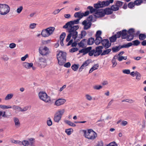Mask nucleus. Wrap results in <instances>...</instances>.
Returning a JSON list of instances; mask_svg holds the SVG:
<instances>
[{
    "label": "nucleus",
    "mask_w": 146,
    "mask_h": 146,
    "mask_svg": "<svg viewBox=\"0 0 146 146\" xmlns=\"http://www.w3.org/2000/svg\"><path fill=\"white\" fill-rule=\"evenodd\" d=\"M63 28L64 29H67L68 32L69 33L66 40V42H68L70 39L71 36L75 40H76L78 34L76 30L79 28L78 25H76L72 26L71 25L70 22L69 21L67 23L63 26Z\"/></svg>",
    "instance_id": "1"
},
{
    "label": "nucleus",
    "mask_w": 146,
    "mask_h": 146,
    "mask_svg": "<svg viewBox=\"0 0 146 146\" xmlns=\"http://www.w3.org/2000/svg\"><path fill=\"white\" fill-rule=\"evenodd\" d=\"M66 52L60 51L57 54V58L58 63L60 65H62L66 61Z\"/></svg>",
    "instance_id": "2"
},
{
    "label": "nucleus",
    "mask_w": 146,
    "mask_h": 146,
    "mask_svg": "<svg viewBox=\"0 0 146 146\" xmlns=\"http://www.w3.org/2000/svg\"><path fill=\"white\" fill-rule=\"evenodd\" d=\"M54 30L55 28L53 27L47 28L42 30L41 35L44 37H48L53 34Z\"/></svg>",
    "instance_id": "3"
},
{
    "label": "nucleus",
    "mask_w": 146,
    "mask_h": 146,
    "mask_svg": "<svg viewBox=\"0 0 146 146\" xmlns=\"http://www.w3.org/2000/svg\"><path fill=\"white\" fill-rule=\"evenodd\" d=\"M84 133V136L89 139H94L97 136L96 133L91 129L88 130L87 132L85 131Z\"/></svg>",
    "instance_id": "4"
},
{
    "label": "nucleus",
    "mask_w": 146,
    "mask_h": 146,
    "mask_svg": "<svg viewBox=\"0 0 146 146\" xmlns=\"http://www.w3.org/2000/svg\"><path fill=\"white\" fill-rule=\"evenodd\" d=\"M10 10V7L7 5L0 4V14L5 15L8 13Z\"/></svg>",
    "instance_id": "5"
},
{
    "label": "nucleus",
    "mask_w": 146,
    "mask_h": 146,
    "mask_svg": "<svg viewBox=\"0 0 146 146\" xmlns=\"http://www.w3.org/2000/svg\"><path fill=\"white\" fill-rule=\"evenodd\" d=\"M39 98L46 103L49 102L50 101V98L46 93L44 92H40L38 94Z\"/></svg>",
    "instance_id": "6"
},
{
    "label": "nucleus",
    "mask_w": 146,
    "mask_h": 146,
    "mask_svg": "<svg viewBox=\"0 0 146 146\" xmlns=\"http://www.w3.org/2000/svg\"><path fill=\"white\" fill-rule=\"evenodd\" d=\"M39 53L42 55L45 56L48 54L49 53V49L46 46L44 47H40L39 48Z\"/></svg>",
    "instance_id": "7"
},
{
    "label": "nucleus",
    "mask_w": 146,
    "mask_h": 146,
    "mask_svg": "<svg viewBox=\"0 0 146 146\" xmlns=\"http://www.w3.org/2000/svg\"><path fill=\"white\" fill-rule=\"evenodd\" d=\"M103 48V46H99L96 47L95 49L94 56H98L100 55H101L102 52V49Z\"/></svg>",
    "instance_id": "8"
},
{
    "label": "nucleus",
    "mask_w": 146,
    "mask_h": 146,
    "mask_svg": "<svg viewBox=\"0 0 146 146\" xmlns=\"http://www.w3.org/2000/svg\"><path fill=\"white\" fill-rule=\"evenodd\" d=\"M102 44L103 47L107 49L110 47L111 45V43L110 42L108 39H104L102 40Z\"/></svg>",
    "instance_id": "9"
},
{
    "label": "nucleus",
    "mask_w": 146,
    "mask_h": 146,
    "mask_svg": "<svg viewBox=\"0 0 146 146\" xmlns=\"http://www.w3.org/2000/svg\"><path fill=\"white\" fill-rule=\"evenodd\" d=\"M82 25L84 26V30H87L90 28L92 25L91 21L84 20L82 23Z\"/></svg>",
    "instance_id": "10"
},
{
    "label": "nucleus",
    "mask_w": 146,
    "mask_h": 146,
    "mask_svg": "<svg viewBox=\"0 0 146 146\" xmlns=\"http://www.w3.org/2000/svg\"><path fill=\"white\" fill-rule=\"evenodd\" d=\"M96 17H100L104 16L105 15L103 9H101L96 10L95 13Z\"/></svg>",
    "instance_id": "11"
},
{
    "label": "nucleus",
    "mask_w": 146,
    "mask_h": 146,
    "mask_svg": "<svg viewBox=\"0 0 146 146\" xmlns=\"http://www.w3.org/2000/svg\"><path fill=\"white\" fill-rule=\"evenodd\" d=\"M38 64L44 67L46 64V59L43 57H40L38 58Z\"/></svg>",
    "instance_id": "12"
},
{
    "label": "nucleus",
    "mask_w": 146,
    "mask_h": 146,
    "mask_svg": "<svg viewBox=\"0 0 146 146\" xmlns=\"http://www.w3.org/2000/svg\"><path fill=\"white\" fill-rule=\"evenodd\" d=\"M92 47L89 46L86 48H83L79 51L80 53H83V55H84L87 53H89L90 50L92 49Z\"/></svg>",
    "instance_id": "13"
},
{
    "label": "nucleus",
    "mask_w": 146,
    "mask_h": 146,
    "mask_svg": "<svg viewBox=\"0 0 146 146\" xmlns=\"http://www.w3.org/2000/svg\"><path fill=\"white\" fill-rule=\"evenodd\" d=\"M66 102L64 99H59L56 100L55 103V105L56 106H59L64 104Z\"/></svg>",
    "instance_id": "14"
},
{
    "label": "nucleus",
    "mask_w": 146,
    "mask_h": 146,
    "mask_svg": "<svg viewBox=\"0 0 146 146\" xmlns=\"http://www.w3.org/2000/svg\"><path fill=\"white\" fill-rule=\"evenodd\" d=\"M33 64L32 63H29L27 62H24L23 64V66L24 68L29 69H30L31 67H32Z\"/></svg>",
    "instance_id": "15"
},
{
    "label": "nucleus",
    "mask_w": 146,
    "mask_h": 146,
    "mask_svg": "<svg viewBox=\"0 0 146 146\" xmlns=\"http://www.w3.org/2000/svg\"><path fill=\"white\" fill-rule=\"evenodd\" d=\"M113 2V0H107L106 1L102 2V4L103 5V7L108 6L110 3H112Z\"/></svg>",
    "instance_id": "16"
},
{
    "label": "nucleus",
    "mask_w": 146,
    "mask_h": 146,
    "mask_svg": "<svg viewBox=\"0 0 146 146\" xmlns=\"http://www.w3.org/2000/svg\"><path fill=\"white\" fill-rule=\"evenodd\" d=\"M13 120L15 124V127H19L20 125V123L19 119L17 117H14Z\"/></svg>",
    "instance_id": "17"
},
{
    "label": "nucleus",
    "mask_w": 146,
    "mask_h": 146,
    "mask_svg": "<svg viewBox=\"0 0 146 146\" xmlns=\"http://www.w3.org/2000/svg\"><path fill=\"white\" fill-rule=\"evenodd\" d=\"M87 42V40L84 39L82 40L80 43H78V44L80 47L83 48L86 45V43Z\"/></svg>",
    "instance_id": "18"
},
{
    "label": "nucleus",
    "mask_w": 146,
    "mask_h": 146,
    "mask_svg": "<svg viewBox=\"0 0 146 146\" xmlns=\"http://www.w3.org/2000/svg\"><path fill=\"white\" fill-rule=\"evenodd\" d=\"M94 7L95 9H96L100 8L103 7V5L102 2L99 1L97 3L94 4Z\"/></svg>",
    "instance_id": "19"
},
{
    "label": "nucleus",
    "mask_w": 146,
    "mask_h": 146,
    "mask_svg": "<svg viewBox=\"0 0 146 146\" xmlns=\"http://www.w3.org/2000/svg\"><path fill=\"white\" fill-rule=\"evenodd\" d=\"M96 38L94 42L96 45H98L101 43H102L103 40L101 37H96Z\"/></svg>",
    "instance_id": "20"
},
{
    "label": "nucleus",
    "mask_w": 146,
    "mask_h": 146,
    "mask_svg": "<svg viewBox=\"0 0 146 146\" xmlns=\"http://www.w3.org/2000/svg\"><path fill=\"white\" fill-rule=\"evenodd\" d=\"M128 35L127 32L126 30H123L121 31V37L122 39H125L127 38Z\"/></svg>",
    "instance_id": "21"
},
{
    "label": "nucleus",
    "mask_w": 146,
    "mask_h": 146,
    "mask_svg": "<svg viewBox=\"0 0 146 146\" xmlns=\"http://www.w3.org/2000/svg\"><path fill=\"white\" fill-rule=\"evenodd\" d=\"M61 117L56 113L54 117V121L55 122L58 123L60 120Z\"/></svg>",
    "instance_id": "22"
},
{
    "label": "nucleus",
    "mask_w": 146,
    "mask_h": 146,
    "mask_svg": "<svg viewBox=\"0 0 146 146\" xmlns=\"http://www.w3.org/2000/svg\"><path fill=\"white\" fill-rule=\"evenodd\" d=\"M96 17V15H92L90 16L87 18L88 21L93 22L95 21V18Z\"/></svg>",
    "instance_id": "23"
},
{
    "label": "nucleus",
    "mask_w": 146,
    "mask_h": 146,
    "mask_svg": "<svg viewBox=\"0 0 146 146\" xmlns=\"http://www.w3.org/2000/svg\"><path fill=\"white\" fill-rule=\"evenodd\" d=\"M104 10V11L105 15L106 14L110 15L113 13L112 10L111 9V8H106Z\"/></svg>",
    "instance_id": "24"
},
{
    "label": "nucleus",
    "mask_w": 146,
    "mask_h": 146,
    "mask_svg": "<svg viewBox=\"0 0 146 146\" xmlns=\"http://www.w3.org/2000/svg\"><path fill=\"white\" fill-rule=\"evenodd\" d=\"M118 56L115 55L112 60V62L113 64L112 66L113 67H115L117 64L115 59L118 57Z\"/></svg>",
    "instance_id": "25"
},
{
    "label": "nucleus",
    "mask_w": 146,
    "mask_h": 146,
    "mask_svg": "<svg viewBox=\"0 0 146 146\" xmlns=\"http://www.w3.org/2000/svg\"><path fill=\"white\" fill-rule=\"evenodd\" d=\"M65 111L64 109H60L58 110L56 113L62 117Z\"/></svg>",
    "instance_id": "26"
},
{
    "label": "nucleus",
    "mask_w": 146,
    "mask_h": 146,
    "mask_svg": "<svg viewBox=\"0 0 146 146\" xmlns=\"http://www.w3.org/2000/svg\"><path fill=\"white\" fill-rule=\"evenodd\" d=\"M111 49L110 48L106 49L103 51L102 52V54H101V56L105 55L106 54H108L111 51Z\"/></svg>",
    "instance_id": "27"
},
{
    "label": "nucleus",
    "mask_w": 146,
    "mask_h": 146,
    "mask_svg": "<svg viewBox=\"0 0 146 146\" xmlns=\"http://www.w3.org/2000/svg\"><path fill=\"white\" fill-rule=\"evenodd\" d=\"M134 35L133 34H128L127 35L126 40L127 41H130L132 40L134 38Z\"/></svg>",
    "instance_id": "28"
},
{
    "label": "nucleus",
    "mask_w": 146,
    "mask_h": 146,
    "mask_svg": "<svg viewBox=\"0 0 146 146\" xmlns=\"http://www.w3.org/2000/svg\"><path fill=\"white\" fill-rule=\"evenodd\" d=\"M133 45V44L132 42H130L128 43L127 44H124L120 46L121 48H128L129 47Z\"/></svg>",
    "instance_id": "29"
},
{
    "label": "nucleus",
    "mask_w": 146,
    "mask_h": 146,
    "mask_svg": "<svg viewBox=\"0 0 146 146\" xmlns=\"http://www.w3.org/2000/svg\"><path fill=\"white\" fill-rule=\"evenodd\" d=\"M95 40L94 38L91 37L89 38L87 42V44L89 45H91L94 42Z\"/></svg>",
    "instance_id": "30"
},
{
    "label": "nucleus",
    "mask_w": 146,
    "mask_h": 146,
    "mask_svg": "<svg viewBox=\"0 0 146 146\" xmlns=\"http://www.w3.org/2000/svg\"><path fill=\"white\" fill-rule=\"evenodd\" d=\"M87 9L90 10V13H93L96 12L97 9L94 8L92 7L89 6L87 7Z\"/></svg>",
    "instance_id": "31"
},
{
    "label": "nucleus",
    "mask_w": 146,
    "mask_h": 146,
    "mask_svg": "<svg viewBox=\"0 0 146 146\" xmlns=\"http://www.w3.org/2000/svg\"><path fill=\"white\" fill-rule=\"evenodd\" d=\"M121 49L120 46H119L113 47L111 49L113 52H117L119 51Z\"/></svg>",
    "instance_id": "32"
},
{
    "label": "nucleus",
    "mask_w": 146,
    "mask_h": 146,
    "mask_svg": "<svg viewBox=\"0 0 146 146\" xmlns=\"http://www.w3.org/2000/svg\"><path fill=\"white\" fill-rule=\"evenodd\" d=\"M65 123L68 125L72 127H75L76 125L71 121L68 120H66L64 121Z\"/></svg>",
    "instance_id": "33"
},
{
    "label": "nucleus",
    "mask_w": 146,
    "mask_h": 146,
    "mask_svg": "<svg viewBox=\"0 0 146 146\" xmlns=\"http://www.w3.org/2000/svg\"><path fill=\"white\" fill-rule=\"evenodd\" d=\"M80 19H77L76 20L70 21V22L72 26H73L74 24H77L79 23V20Z\"/></svg>",
    "instance_id": "34"
},
{
    "label": "nucleus",
    "mask_w": 146,
    "mask_h": 146,
    "mask_svg": "<svg viewBox=\"0 0 146 146\" xmlns=\"http://www.w3.org/2000/svg\"><path fill=\"white\" fill-rule=\"evenodd\" d=\"M74 16L75 17L79 18V19H80L83 17L82 13L79 12H77L75 13L74 15Z\"/></svg>",
    "instance_id": "35"
},
{
    "label": "nucleus",
    "mask_w": 146,
    "mask_h": 146,
    "mask_svg": "<svg viewBox=\"0 0 146 146\" xmlns=\"http://www.w3.org/2000/svg\"><path fill=\"white\" fill-rule=\"evenodd\" d=\"M146 38V35L144 34H140L139 35V38L141 40H144Z\"/></svg>",
    "instance_id": "36"
},
{
    "label": "nucleus",
    "mask_w": 146,
    "mask_h": 146,
    "mask_svg": "<svg viewBox=\"0 0 146 146\" xmlns=\"http://www.w3.org/2000/svg\"><path fill=\"white\" fill-rule=\"evenodd\" d=\"M12 107L10 106H6L5 105H0V108L2 109H7L11 108Z\"/></svg>",
    "instance_id": "37"
},
{
    "label": "nucleus",
    "mask_w": 146,
    "mask_h": 146,
    "mask_svg": "<svg viewBox=\"0 0 146 146\" xmlns=\"http://www.w3.org/2000/svg\"><path fill=\"white\" fill-rule=\"evenodd\" d=\"M13 108L14 110H17L18 112L21 111V108L18 106L14 105Z\"/></svg>",
    "instance_id": "38"
},
{
    "label": "nucleus",
    "mask_w": 146,
    "mask_h": 146,
    "mask_svg": "<svg viewBox=\"0 0 146 146\" xmlns=\"http://www.w3.org/2000/svg\"><path fill=\"white\" fill-rule=\"evenodd\" d=\"M111 9L112 11H116L119 9V7H117L116 4L112 5L111 7Z\"/></svg>",
    "instance_id": "39"
},
{
    "label": "nucleus",
    "mask_w": 146,
    "mask_h": 146,
    "mask_svg": "<svg viewBox=\"0 0 146 146\" xmlns=\"http://www.w3.org/2000/svg\"><path fill=\"white\" fill-rule=\"evenodd\" d=\"M73 130L71 128L66 129L65 130V132L68 135H70L73 132Z\"/></svg>",
    "instance_id": "40"
},
{
    "label": "nucleus",
    "mask_w": 146,
    "mask_h": 146,
    "mask_svg": "<svg viewBox=\"0 0 146 146\" xmlns=\"http://www.w3.org/2000/svg\"><path fill=\"white\" fill-rule=\"evenodd\" d=\"M133 45L135 46H137L140 43V42L138 40H136L132 42Z\"/></svg>",
    "instance_id": "41"
},
{
    "label": "nucleus",
    "mask_w": 146,
    "mask_h": 146,
    "mask_svg": "<svg viewBox=\"0 0 146 146\" xmlns=\"http://www.w3.org/2000/svg\"><path fill=\"white\" fill-rule=\"evenodd\" d=\"M13 96V95L12 94H9L7 95L5 98V100H7L11 99L12 98Z\"/></svg>",
    "instance_id": "42"
},
{
    "label": "nucleus",
    "mask_w": 146,
    "mask_h": 146,
    "mask_svg": "<svg viewBox=\"0 0 146 146\" xmlns=\"http://www.w3.org/2000/svg\"><path fill=\"white\" fill-rule=\"evenodd\" d=\"M79 68V65L76 64L72 65L71 67L72 69L74 71H76Z\"/></svg>",
    "instance_id": "43"
},
{
    "label": "nucleus",
    "mask_w": 146,
    "mask_h": 146,
    "mask_svg": "<svg viewBox=\"0 0 146 146\" xmlns=\"http://www.w3.org/2000/svg\"><path fill=\"white\" fill-rule=\"evenodd\" d=\"M115 4L117 7H119H119H121L122 6L123 3L121 1H117L116 2Z\"/></svg>",
    "instance_id": "44"
},
{
    "label": "nucleus",
    "mask_w": 146,
    "mask_h": 146,
    "mask_svg": "<svg viewBox=\"0 0 146 146\" xmlns=\"http://www.w3.org/2000/svg\"><path fill=\"white\" fill-rule=\"evenodd\" d=\"M95 53V49H93L92 50H90L88 53V55L90 56H92L94 55V56Z\"/></svg>",
    "instance_id": "45"
},
{
    "label": "nucleus",
    "mask_w": 146,
    "mask_h": 146,
    "mask_svg": "<svg viewBox=\"0 0 146 146\" xmlns=\"http://www.w3.org/2000/svg\"><path fill=\"white\" fill-rule=\"evenodd\" d=\"M22 144L25 146H28L30 145L28 141L27 140H24L22 142Z\"/></svg>",
    "instance_id": "46"
},
{
    "label": "nucleus",
    "mask_w": 146,
    "mask_h": 146,
    "mask_svg": "<svg viewBox=\"0 0 146 146\" xmlns=\"http://www.w3.org/2000/svg\"><path fill=\"white\" fill-rule=\"evenodd\" d=\"M66 35V33L64 32L62 33L60 36V40H64Z\"/></svg>",
    "instance_id": "47"
},
{
    "label": "nucleus",
    "mask_w": 146,
    "mask_h": 146,
    "mask_svg": "<svg viewBox=\"0 0 146 146\" xmlns=\"http://www.w3.org/2000/svg\"><path fill=\"white\" fill-rule=\"evenodd\" d=\"M135 75L136 76V79L138 80H139L140 79V78H141V74H140V73L139 72H138L137 71H136L135 72Z\"/></svg>",
    "instance_id": "48"
},
{
    "label": "nucleus",
    "mask_w": 146,
    "mask_h": 146,
    "mask_svg": "<svg viewBox=\"0 0 146 146\" xmlns=\"http://www.w3.org/2000/svg\"><path fill=\"white\" fill-rule=\"evenodd\" d=\"M143 2L142 0H136L134 2L135 5H140Z\"/></svg>",
    "instance_id": "49"
},
{
    "label": "nucleus",
    "mask_w": 146,
    "mask_h": 146,
    "mask_svg": "<svg viewBox=\"0 0 146 146\" xmlns=\"http://www.w3.org/2000/svg\"><path fill=\"white\" fill-rule=\"evenodd\" d=\"M116 39L117 38L115 35L113 36L110 38V40L111 42H115Z\"/></svg>",
    "instance_id": "50"
},
{
    "label": "nucleus",
    "mask_w": 146,
    "mask_h": 146,
    "mask_svg": "<svg viewBox=\"0 0 146 146\" xmlns=\"http://www.w3.org/2000/svg\"><path fill=\"white\" fill-rule=\"evenodd\" d=\"M85 96L86 99L88 101H91L92 99V97L89 94H86Z\"/></svg>",
    "instance_id": "51"
},
{
    "label": "nucleus",
    "mask_w": 146,
    "mask_h": 146,
    "mask_svg": "<svg viewBox=\"0 0 146 146\" xmlns=\"http://www.w3.org/2000/svg\"><path fill=\"white\" fill-rule=\"evenodd\" d=\"M135 32V30L131 28L129 29L128 31L127 32V33L128 34H133V35L134 33Z\"/></svg>",
    "instance_id": "52"
},
{
    "label": "nucleus",
    "mask_w": 146,
    "mask_h": 146,
    "mask_svg": "<svg viewBox=\"0 0 146 146\" xmlns=\"http://www.w3.org/2000/svg\"><path fill=\"white\" fill-rule=\"evenodd\" d=\"M87 34L86 31H81L80 34V38H82L83 37L85 36Z\"/></svg>",
    "instance_id": "53"
},
{
    "label": "nucleus",
    "mask_w": 146,
    "mask_h": 146,
    "mask_svg": "<svg viewBox=\"0 0 146 146\" xmlns=\"http://www.w3.org/2000/svg\"><path fill=\"white\" fill-rule=\"evenodd\" d=\"M102 34V31H98L96 32L95 35L96 37H101L100 36Z\"/></svg>",
    "instance_id": "54"
},
{
    "label": "nucleus",
    "mask_w": 146,
    "mask_h": 146,
    "mask_svg": "<svg viewBox=\"0 0 146 146\" xmlns=\"http://www.w3.org/2000/svg\"><path fill=\"white\" fill-rule=\"evenodd\" d=\"M135 6L134 3H133L132 2H130L128 5V6L129 8H132Z\"/></svg>",
    "instance_id": "55"
},
{
    "label": "nucleus",
    "mask_w": 146,
    "mask_h": 146,
    "mask_svg": "<svg viewBox=\"0 0 146 146\" xmlns=\"http://www.w3.org/2000/svg\"><path fill=\"white\" fill-rule=\"evenodd\" d=\"M93 88L96 90H100L102 88V86L100 85H95L93 86Z\"/></svg>",
    "instance_id": "56"
},
{
    "label": "nucleus",
    "mask_w": 146,
    "mask_h": 146,
    "mask_svg": "<svg viewBox=\"0 0 146 146\" xmlns=\"http://www.w3.org/2000/svg\"><path fill=\"white\" fill-rule=\"evenodd\" d=\"M23 9V7L22 6H20L18 8L17 10V11L18 13H20L21 12Z\"/></svg>",
    "instance_id": "57"
},
{
    "label": "nucleus",
    "mask_w": 146,
    "mask_h": 146,
    "mask_svg": "<svg viewBox=\"0 0 146 146\" xmlns=\"http://www.w3.org/2000/svg\"><path fill=\"white\" fill-rule=\"evenodd\" d=\"M78 48H72L71 49L69 50L70 52H74L78 51Z\"/></svg>",
    "instance_id": "58"
},
{
    "label": "nucleus",
    "mask_w": 146,
    "mask_h": 146,
    "mask_svg": "<svg viewBox=\"0 0 146 146\" xmlns=\"http://www.w3.org/2000/svg\"><path fill=\"white\" fill-rule=\"evenodd\" d=\"M12 142L15 144H18L19 145H22V142L19 140H13Z\"/></svg>",
    "instance_id": "59"
},
{
    "label": "nucleus",
    "mask_w": 146,
    "mask_h": 146,
    "mask_svg": "<svg viewBox=\"0 0 146 146\" xmlns=\"http://www.w3.org/2000/svg\"><path fill=\"white\" fill-rule=\"evenodd\" d=\"M2 58L4 61H7L9 59V58L6 55H4Z\"/></svg>",
    "instance_id": "60"
},
{
    "label": "nucleus",
    "mask_w": 146,
    "mask_h": 146,
    "mask_svg": "<svg viewBox=\"0 0 146 146\" xmlns=\"http://www.w3.org/2000/svg\"><path fill=\"white\" fill-rule=\"evenodd\" d=\"M36 24L35 23L31 24L29 25V28L31 29H34L36 26Z\"/></svg>",
    "instance_id": "61"
},
{
    "label": "nucleus",
    "mask_w": 146,
    "mask_h": 146,
    "mask_svg": "<svg viewBox=\"0 0 146 146\" xmlns=\"http://www.w3.org/2000/svg\"><path fill=\"white\" fill-rule=\"evenodd\" d=\"M95 146H103V143L102 141H98Z\"/></svg>",
    "instance_id": "62"
},
{
    "label": "nucleus",
    "mask_w": 146,
    "mask_h": 146,
    "mask_svg": "<svg viewBox=\"0 0 146 146\" xmlns=\"http://www.w3.org/2000/svg\"><path fill=\"white\" fill-rule=\"evenodd\" d=\"M16 44L14 43H12L9 44V47L11 48H13L16 47Z\"/></svg>",
    "instance_id": "63"
},
{
    "label": "nucleus",
    "mask_w": 146,
    "mask_h": 146,
    "mask_svg": "<svg viewBox=\"0 0 146 146\" xmlns=\"http://www.w3.org/2000/svg\"><path fill=\"white\" fill-rule=\"evenodd\" d=\"M106 146H117V145L115 143V142H113L110 143Z\"/></svg>",
    "instance_id": "64"
}]
</instances>
